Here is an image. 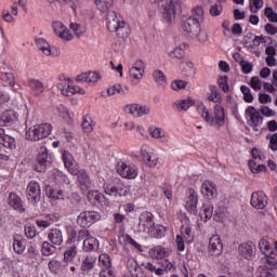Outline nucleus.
Listing matches in <instances>:
<instances>
[{
	"instance_id": "1",
	"label": "nucleus",
	"mask_w": 277,
	"mask_h": 277,
	"mask_svg": "<svg viewBox=\"0 0 277 277\" xmlns=\"http://www.w3.org/2000/svg\"><path fill=\"white\" fill-rule=\"evenodd\" d=\"M95 4L100 12H108L106 15V25L110 34H117L118 38H129V27L118 16L115 11H109L114 8V0H95Z\"/></svg>"
},
{
	"instance_id": "2",
	"label": "nucleus",
	"mask_w": 277,
	"mask_h": 277,
	"mask_svg": "<svg viewBox=\"0 0 277 277\" xmlns=\"http://www.w3.org/2000/svg\"><path fill=\"white\" fill-rule=\"evenodd\" d=\"M51 129H53L51 123L35 124L26 130V140L40 142V140H44V137L51 135Z\"/></svg>"
},
{
	"instance_id": "3",
	"label": "nucleus",
	"mask_w": 277,
	"mask_h": 277,
	"mask_svg": "<svg viewBox=\"0 0 277 277\" xmlns=\"http://www.w3.org/2000/svg\"><path fill=\"white\" fill-rule=\"evenodd\" d=\"M150 3H160L163 9V18L172 25L176 18V8L181 5L180 0H149Z\"/></svg>"
},
{
	"instance_id": "4",
	"label": "nucleus",
	"mask_w": 277,
	"mask_h": 277,
	"mask_svg": "<svg viewBox=\"0 0 277 277\" xmlns=\"http://www.w3.org/2000/svg\"><path fill=\"white\" fill-rule=\"evenodd\" d=\"M104 192L106 196H111L113 198H127V196L131 195V188L123 185L120 181L105 185Z\"/></svg>"
},
{
	"instance_id": "5",
	"label": "nucleus",
	"mask_w": 277,
	"mask_h": 277,
	"mask_svg": "<svg viewBox=\"0 0 277 277\" xmlns=\"http://www.w3.org/2000/svg\"><path fill=\"white\" fill-rule=\"evenodd\" d=\"M51 163H53V158H51L49 149L47 147H40L35 163L36 172H47V168H50Z\"/></svg>"
},
{
	"instance_id": "6",
	"label": "nucleus",
	"mask_w": 277,
	"mask_h": 277,
	"mask_svg": "<svg viewBox=\"0 0 277 277\" xmlns=\"http://www.w3.org/2000/svg\"><path fill=\"white\" fill-rule=\"evenodd\" d=\"M101 220V213L96 211H84L81 212L77 217V223L82 226V228H88L92 224H96Z\"/></svg>"
},
{
	"instance_id": "7",
	"label": "nucleus",
	"mask_w": 277,
	"mask_h": 277,
	"mask_svg": "<svg viewBox=\"0 0 277 277\" xmlns=\"http://www.w3.org/2000/svg\"><path fill=\"white\" fill-rule=\"evenodd\" d=\"M182 29L189 36H198L200 34V19L196 16H188L182 21Z\"/></svg>"
},
{
	"instance_id": "8",
	"label": "nucleus",
	"mask_w": 277,
	"mask_h": 277,
	"mask_svg": "<svg viewBox=\"0 0 277 277\" xmlns=\"http://www.w3.org/2000/svg\"><path fill=\"white\" fill-rule=\"evenodd\" d=\"M26 197L31 205H37V202H40V199L42 198V190L40 189V184L38 182H29L26 189Z\"/></svg>"
},
{
	"instance_id": "9",
	"label": "nucleus",
	"mask_w": 277,
	"mask_h": 277,
	"mask_svg": "<svg viewBox=\"0 0 277 277\" xmlns=\"http://www.w3.org/2000/svg\"><path fill=\"white\" fill-rule=\"evenodd\" d=\"M246 114L249 116V127H251L253 131L258 132L259 127L263 124V117L261 116V113H259L254 106H249L246 109Z\"/></svg>"
},
{
	"instance_id": "10",
	"label": "nucleus",
	"mask_w": 277,
	"mask_h": 277,
	"mask_svg": "<svg viewBox=\"0 0 277 277\" xmlns=\"http://www.w3.org/2000/svg\"><path fill=\"white\" fill-rule=\"evenodd\" d=\"M116 170L122 179H135L137 176V167L135 164L119 162Z\"/></svg>"
},
{
	"instance_id": "11",
	"label": "nucleus",
	"mask_w": 277,
	"mask_h": 277,
	"mask_svg": "<svg viewBox=\"0 0 277 277\" xmlns=\"http://www.w3.org/2000/svg\"><path fill=\"white\" fill-rule=\"evenodd\" d=\"M208 250L212 256H220L222 254V250H224V245H222V239L220 238V236L214 235L210 238Z\"/></svg>"
},
{
	"instance_id": "12",
	"label": "nucleus",
	"mask_w": 277,
	"mask_h": 277,
	"mask_svg": "<svg viewBox=\"0 0 277 277\" xmlns=\"http://www.w3.org/2000/svg\"><path fill=\"white\" fill-rule=\"evenodd\" d=\"M126 113L135 116V118H142V116H148L150 114V108L140 104H130L126 106Z\"/></svg>"
},
{
	"instance_id": "13",
	"label": "nucleus",
	"mask_w": 277,
	"mask_h": 277,
	"mask_svg": "<svg viewBox=\"0 0 277 277\" xmlns=\"http://www.w3.org/2000/svg\"><path fill=\"white\" fill-rule=\"evenodd\" d=\"M251 207L253 209H264L267 207V195L263 192H256L251 195Z\"/></svg>"
},
{
	"instance_id": "14",
	"label": "nucleus",
	"mask_w": 277,
	"mask_h": 277,
	"mask_svg": "<svg viewBox=\"0 0 277 277\" xmlns=\"http://www.w3.org/2000/svg\"><path fill=\"white\" fill-rule=\"evenodd\" d=\"M16 111L13 109L4 110L0 115V127H12L13 122H16Z\"/></svg>"
},
{
	"instance_id": "15",
	"label": "nucleus",
	"mask_w": 277,
	"mask_h": 277,
	"mask_svg": "<svg viewBox=\"0 0 277 277\" xmlns=\"http://www.w3.org/2000/svg\"><path fill=\"white\" fill-rule=\"evenodd\" d=\"M196 207H198V195L196 194V190L189 189L185 209L189 211V213L196 215Z\"/></svg>"
},
{
	"instance_id": "16",
	"label": "nucleus",
	"mask_w": 277,
	"mask_h": 277,
	"mask_svg": "<svg viewBox=\"0 0 277 277\" xmlns=\"http://www.w3.org/2000/svg\"><path fill=\"white\" fill-rule=\"evenodd\" d=\"M154 224L155 221H153V214L150 212H145L141 214L138 226L144 233H146V230H150Z\"/></svg>"
},
{
	"instance_id": "17",
	"label": "nucleus",
	"mask_w": 277,
	"mask_h": 277,
	"mask_svg": "<svg viewBox=\"0 0 277 277\" xmlns=\"http://www.w3.org/2000/svg\"><path fill=\"white\" fill-rule=\"evenodd\" d=\"M238 252L245 259H252V255L256 252V246L252 241L245 242L238 247Z\"/></svg>"
},
{
	"instance_id": "18",
	"label": "nucleus",
	"mask_w": 277,
	"mask_h": 277,
	"mask_svg": "<svg viewBox=\"0 0 277 277\" xmlns=\"http://www.w3.org/2000/svg\"><path fill=\"white\" fill-rule=\"evenodd\" d=\"M63 161L68 172H70L71 174H79V169L77 168V163H75V160L72 159V155L70 153H63Z\"/></svg>"
},
{
	"instance_id": "19",
	"label": "nucleus",
	"mask_w": 277,
	"mask_h": 277,
	"mask_svg": "<svg viewBox=\"0 0 277 277\" xmlns=\"http://www.w3.org/2000/svg\"><path fill=\"white\" fill-rule=\"evenodd\" d=\"M201 194L206 196L209 200L217 197V188L211 182H205L201 186Z\"/></svg>"
},
{
	"instance_id": "20",
	"label": "nucleus",
	"mask_w": 277,
	"mask_h": 277,
	"mask_svg": "<svg viewBox=\"0 0 277 277\" xmlns=\"http://www.w3.org/2000/svg\"><path fill=\"white\" fill-rule=\"evenodd\" d=\"M128 272L132 277H142V268L137 264V260L134 258L128 259L127 262Z\"/></svg>"
},
{
	"instance_id": "21",
	"label": "nucleus",
	"mask_w": 277,
	"mask_h": 277,
	"mask_svg": "<svg viewBox=\"0 0 277 277\" xmlns=\"http://www.w3.org/2000/svg\"><path fill=\"white\" fill-rule=\"evenodd\" d=\"M9 205L13 209H15V211H19V213L25 212V208L23 207V199H21V197H18V195H16L15 193L10 194Z\"/></svg>"
},
{
	"instance_id": "22",
	"label": "nucleus",
	"mask_w": 277,
	"mask_h": 277,
	"mask_svg": "<svg viewBox=\"0 0 277 277\" xmlns=\"http://www.w3.org/2000/svg\"><path fill=\"white\" fill-rule=\"evenodd\" d=\"M48 237L53 246H62V243L64 242V236L62 235V230L57 228L51 229Z\"/></svg>"
},
{
	"instance_id": "23",
	"label": "nucleus",
	"mask_w": 277,
	"mask_h": 277,
	"mask_svg": "<svg viewBox=\"0 0 277 277\" xmlns=\"http://www.w3.org/2000/svg\"><path fill=\"white\" fill-rule=\"evenodd\" d=\"M187 43H179L172 51L169 52V57L173 60H183L185 55V49H187Z\"/></svg>"
},
{
	"instance_id": "24",
	"label": "nucleus",
	"mask_w": 277,
	"mask_h": 277,
	"mask_svg": "<svg viewBox=\"0 0 277 277\" xmlns=\"http://www.w3.org/2000/svg\"><path fill=\"white\" fill-rule=\"evenodd\" d=\"M45 195L51 200H64V192L60 189H54V187L51 185L45 186Z\"/></svg>"
},
{
	"instance_id": "25",
	"label": "nucleus",
	"mask_w": 277,
	"mask_h": 277,
	"mask_svg": "<svg viewBox=\"0 0 277 277\" xmlns=\"http://www.w3.org/2000/svg\"><path fill=\"white\" fill-rule=\"evenodd\" d=\"M149 237L154 239H161V237L166 236V227L163 225H153L148 230Z\"/></svg>"
},
{
	"instance_id": "26",
	"label": "nucleus",
	"mask_w": 277,
	"mask_h": 277,
	"mask_svg": "<svg viewBox=\"0 0 277 277\" xmlns=\"http://www.w3.org/2000/svg\"><path fill=\"white\" fill-rule=\"evenodd\" d=\"M214 116H215V123L217 124V127H224V122L226 120V114L224 113V107L220 105H215Z\"/></svg>"
},
{
	"instance_id": "27",
	"label": "nucleus",
	"mask_w": 277,
	"mask_h": 277,
	"mask_svg": "<svg viewBox=\"0 0 277 277\" xmlns=\"http://www.w3.org/2000/svg\"><path fill=\"white\" fill-rule=\"evenodd\" d=\"M83 250L84 252H94L98 250V240L94 237H88L83 240Z\"/></svg>"
},
{
	"instance_id": "28",
	"label": "nucleus",
	"mask_w": 277,
	"mask_h": 277,
	"mask_svg": "<svg viewBox=\"0 0 277 277\" xmlns=\"http://www.w3.org/2000/svg\"><path fill=\"white\" fill-rule=\"evenodd\" d=\"M197 110L200 114L201 118H203V120L209 124H213L215 122V118L211 116L209 109L203 104L198 105Z\"/></svg>"
},
{
	"instance_id": "29",
	"label": "nucleus",
	"mask_w": 277,
	"mask_h": 277,
	"mask_svg": "<svg viewBox=\"0 0 277 277\" xmlns=\"http://www.w3.org/2000/svg\"><path fill=\"white\" fill-rule=\"evenodd\" d=\"M140 64H142V62L135 63V65L129 70L130 77H132V79H135L136 81L142 80V78L144 77V69L142 68V66H140Z\"/></svg>"
},
{
	"instance_id": "30",
	"label": "nucleus",
	"mask_w": 277,
	"mask_h": 277,
	"mask_svg": "<svg viewBox=\"0 0 277 277\" xmlns=\"http://www.w3.org/2000/svg\"><path fill=\"white\" fill-rule=\"evenodd\" d=\"M14 241H13V249L16 254H23L25 252V241H23V236L16 234L13 236Z\"/></svg>"
},
{
	"instance_id": "31",
	"label": "nucleus",
	"mask_w": 277,
	"mask_h": 277,
	"mask_svg": "<svg viewBox=\"0 0 277 277\" xmlns=\"http://www.w3.org/2000/svg\"><path fill=\"white\" fill-rule=\"evenodd\" d=\"M0 144L9 150H14L16 148V140L8 134H4L3 137H0Z\"/></svg>"
},
{
	"instance_id": "32",
	"label": "nucleus",
	"mask_w": 277,
	"mask_h": 277,
	"mask_svg": "<svg viewBox=\"0 0 277 277\" xmlns=\"http://www.w3.org/2000/svg\"><path fill=\"white\" fill-rule=\"evenodd\" d=\"M81 127L84 133H92L94 131V120L92 117L88 115L83 116Z\"/></svg>"
},
{
	"instance_id": "33",
	"label": "nucleus",
	"mask_w": 277,
	"mask_h": 277,
	"mask_svg": "<svg viewBox=\"0 0 277 277\" xmlns=\"http://www.w3.org/2000/svg\"><path fill=\"white\" fill-rule=\"evenodd\" d=\"M74 176H78V182L80 183V185H83L85 189H90L91 181L90 176L88 175V173H85V171L78 170V173L74 174Z\"/></svg>"
},
{
	"instance_id": "34",
	"label": "nucleus",
	"mask_w": 277,
	"mask_h": 277,
	"mask_svg": "<svg viewBox=\"0 0 277 277\" xmlns=\"http://www.w3.org/2000/svg\"><path fill=\"white\" fill-rule=\"evenodd\" d=\"M57 88L61 90L62 94H64V96H72L75 94H77V88L70 85V84H66L64 82L58 83Z\"/></svg>"
},
{
	"instance_id": "35",
	"label": "nucleus",
	"mask_w": 277,
	"mask_h": 277,
	"mask_svg": "<svg viewBox=\"0 0 277 277\" xmlns=\"http://www.w3.org/2000/svg\"><path fill=\"white\" fill-rule=\"evenodd\" d=\"M104 198H105V196L98 192L91 190L88 194L89 202H91L94 206L101 205V202H103Z\"/></svg>"
},
{
	"instance_id": "36",
	"label": "nucleus",
	"mask_w": 277,
	"mask_h": 277,
	"mask_svg": "<svg viewBox=\"0 0 277 277\" xmlns=\"http://www.w3.org/2000/svg\"><path fill=\"white\" fill-rule=\"evenodd\" d=\"M95 263L96 256L87 255L81 265L82 272H90V269H94Z\"/></svg>"
},
{
	"instance_id": "37",
	"label": "nucleus",
	"mask_w": 277,
	"mask_h": 277,
	"mask_svg": "<svg viewBox=\"0 0 277 277\" xmlns=\"http://www.w3.org/2000/svg\"><path fill=\"white\" fill-rule=\"evenodd\" d=\"M176 107H180L182 111H187L189 107H194L196 105V101H194L192 97H187L186 100H180L175 102Z\"/></svg>"
},
{
	"instance_id": "38",
	"label": "nucleus",
	"mask_w": 277,
	"mask_h": 277,
	"mask_svg": "<svg viewBox=\"0 0 277 277\" xmlns=\"http://www.w3.org/2000/svg\"><path fill=\"white\" fill-rule=\"evenodd\" d=\"M31 90L35 92V96H40L44 92V84L40 80L32 79L29 81Z\"/></svg>"
},
{
	"instance_id": "39",
	"label": "nucleus",
	"mask_w": 277,
	"mask_h": 277,
	"mask_svg": "<svg viewBox=\"0 0 277 277\" xmlns=\"http://www.w3.org/2000/svg\"><path fill=\"white\" fill-rule=\"evenodd\" d=\"M141 155L143 157V161L149 166V168H155V166H157V157L149 155L148 151L144 149L141 150Z\"/></svg>"
},
{
	"instance_id": "40",
	"label": "nucleus",
	"mask_w": 277,
	"mask_h": 277,
	"mask_svg": "<svg viewBox=\"0 0 277 277\" xmlns=\"http://www.w3.org/2000/svg\"><path fill=\"white\" fill-rule=\"evenodd\" d=\"M153 77L156 83L160 85V88H166V85H168V80L166 79V75H163V71L155 70Z\"/></svg>"
},
{
	"instance_id": "41",
	"label": "nucleus",
	"mask_w": 277,
	"mask_h": 277,
	"mask_svg": "<svg viewBox=\"0 0 277 277\" xmlns=\"http://www.w3.org/2000/svg\"><path fill=\"white\" fill-rule=\"evenodd\" d=\"M39 51H42L44 55H51V45L42 38L36 40Z\"/></svg>"
},
{
	"instance_id": "42",
	"label": "nucleus",
	"mask_w": 277,
	"mask_h": 277,
	"mask_svg": "<svg viewBox=\"0 0 277 277\" xmlns=\"http://www.w3.org/2000/svg\"><path fill=\"white\" fill-rule=\"evenodd\" d=\"M56 250L57 248H55V246L51 245L49 241L42 242L41 252L43 256H51V254H55Z\"/></svg>"
},
{
	"instance_id": "43",
	"label": "nucleus",
	"mask_w": 277,
	"mask_h": 277,
	"mask_svg": "<svg viewBox=\"0 0 277 277\" xmlns=\"http://www.w3.org/2000/svg\"><path fill=\"white\" fill-rule=\"evenodd\" d=\"M258 277H276V272L265 266H260L256 271Z\"/></svg>"
},
{
	"instance_id": "44",
	"label": "nucleus",
	"mask_w": 277,
	"mask_h": 277,
	"mask_svg": "<svg viewBox=\"0 0 277 277\" xmlns=\"http://www.w3.org/2000/svg\"><path fill=\"white\" fill-rule=\"evenodd\" d=\"M77 256V247H70L64 252V263H72V259Z\"/></svg>"
},
{
	"instance_id": "45",
	"label": "nucleus",
	"mask_w": 277,
	"mask_h": 277,
	"mask_svg": "<svg viewBox=\"0 0 277 277\" xmlns=\"http://www.w3.org/2000/svg\"><path fill=\"white\" fill-rule=\"evenodd\" d=\"M69 27L77 36V38H81V36L85 34V27L81 26L78 23H70Z\"/></svg>"
},
{
	"instance_id": "46",
	"label": "nucleus",
	"mask_w": 277,
	"mask_h": 277,
	"mask_svg": "<svg viewBox=\"0 0 277 277\" xmlns=\"http://www.w3.org/2000/svg\"><path fill=\"white\" fill-rule=\"evenodd\" d=\"M240 92L243 94V101L246 103H252L254 101V96L252 95V92L250 89L246 85L240 87Z\"/></svg>"
},
{
	"instance_id": "47",
	"label": "nucleus",
	"mask_w": 277,
	"mask_h": 277,
	"mask_svg": "<svg viewBox=\"0 0 277 277\" xmlns=\"http://www.w3.org/2000/svg\"><path fill=\"white\" fill-rule=\"evenodd\" d=\"M264 16L268 18L269 23H277V13L274 12V9H272V6H267L264 10Z\"/></svg>"
},
{
	"instance_id": "48",
	"label": "nucleus",
	"mask_w": 277,
	"mask_h": 277,
	"mask_svg": "<svg viewBox=\"0 0 277 277\" xmlns=\"http://www.w3.org/2000/svg\"><path fill=\"white\" fill-rule=\"evenodd\" d=\"M265 266L267 269H271L272 272H275V269H277V261L276 258L272 256V255H266V260H265Z\"/></svg>"
},
{
	"instance_id": "49",
	"label": "nucleus",
	"mask_w": 277,
	"mask_h": 277,
	"mask_svg": "<svg viewBox=\"0 0 277 277\" xmlns=\"http://www.w3.org/2000/svg\"><path fill=\"white\" fill-rule=\"evenodd\" d=\"M98 261L105 267V269H109V267H111V260L109 259V255H107V253H102L98 256Z\"/></svg>"
},
{
	"instance_id": "50",
	"label": "nucleus",
	"mask_w": 277,
	"mask_h": 277,
	"mask_svg": "<svg viewBox=\"0 0 277 277\" xmlns=\"http://www.w3.org/2000/svg\"><path fill=\"white\" fill-rule=\"evenodd\" d=\"M2 81H4L6 85H16V81L14 80V74L12 72L3 74Z\"/></svg>"
},
{
	"instance_id": "51",
	"label": "nucleus",
	"mask_w": 277,
	"mask_h": 277,
	"mask_svg": "<svg viewBox=\"0 0 277 277\" xmlns=\"http://www.w3.org/2000/svg\"><path fill=\"white\" fill-rule=\"evenodd\" d=\"M203 213H201V219L208 222V220H211L213 217V207H203L202 210Z\"/></svg>"
},
{
	"instance_id": "52",
	"label": "nucleus",
	"mask_w": 277,
	"mask_h": 277,
	"mask_svg": "<svg viewBox=\"0 0 277 277\" xmlns=\"http://www.w3.org/2000/svg\"><path fill=\"white\" fill-rule=\"evenodd\" d=\"M222 10H224L222 4H213L211 5L209 12L211 16H220V14H222Z\"/></svg>"
},
{
	"instance_id": "53",
	"label": "nucleus",
	"mask_w": 277,
	"mask_h": 277,
	"mask_svg": "<svg viewBox=\"0 0 277 277\" xmlns=\"http://www.w3.org/2000/svg\"><path fill=\"white\" fill-rule=\"evenodd\" d=\"M262 81L261 78L254 76L251 78L250 85L253 90L259 91L262 88Z\"/></svg>"
},
{
	"instance_id": "54",
	"label": "nucleus",
	"mask_w": 277,
	"mask_h": 277,
	"mask_svg": "<svg viewBox=\"0 0 277 277\" xmlns=\"http://www.w3.org/2000/svg\"><path fill=\"white\" fill-rule=\"evenodd\" d=\"M259 248L262 254H265V256H267V252H269V242L265 239H261L259 242Z\"/></svg>"
},
{
	"instance_id": "55",
	"label": "nucleus",
	"mask_w": 277,
	"mask_h": 277,
	"mask_svg": "<svg viewBox=\"0 0 277 277\" xmlns=\"http://www.w3.org/2000/svg\"><path fill=\"white\" fill-rule=\"evenodd\" d=\"M149 133L151 137H155V140H161L163 137L164 133L160 128H150Z\"/></svg>"
},
{
	"instance_id": "56",
	"label": "nucleus",
	"mask_w": 277,
	"mask_h": 277,
	"mask_svg": "<svg viewBox=\"0 0 277 277\" xmlns=\"http://www.w3.org/2000/svg\"><path fill=\"white\" fill-rule=\"evenodd\" d=\"M240 66L243 75H250V72H252V63H249L248 61L240 62Z\"/></svg>"
},
{
	"instance_id": "57",
	"label": "nucleus",
	"mask_w": 277,
	"mask_h": 277,
	"mask_svg": "<svg viewBox=\"0 0 277 277\" xmlns=\"http://www.w3.org/2000/svg\"><path fill=\"white\" fill-rule=\"evenodd\" d=\"M116 92H118V94H124V90H122V85L116 84L107 90V94H109V96H114Z\"/></svg>"
},
{
	"instance_id": "58",
	"label": "nucleus",
	"mask_w": 277,
	"mask_h": 277,
	"mask_svg": "<svg viewBox=\"0 0 277 277\" xmlns=\"http://www.w3.org/2000/svg\"><path fill=\"white\" fill-rule=\"evenodd\" d=\"M37 230L35 226H25V235L27 237V239H34V237H36L37 235Z\"/></svg>"
},
{
	"instance_id": "59",
	"label": "nucleus",
	"mask_w": 277,
	"mask_h": 277,
	"mask_svg": "<svg viewBox=\"0 0 277 277\" xmlns=\"http://www.w3.org/2000/svg\"><path fill=\"white\" fill-rule=\"evenodd\" d=\"M187 85V82L185 80H174L171 83L172 90H183Z\"/></svg>"
},
{
	"instance_id": "60",
	"label": "nucleus",
	"mask_w": 277,
	"mask_h": 277,
	"mask_svg": "<svg viewBox=\"0 0 277 277\" xmlns=\"http://www.w3.org/2000/svg\"><path fill=\"white\" fill-rule=\"evenodd\" d=\"M101 79V76L96 71H89L88 72V78H87V83H96Z\"/></svg>"
},
{
	"instance_id": "61",
	"label": "nucleus",
	"mask_w": 277,
	"mask_h": 277,
	"mask_svg": "<svg viewBox=\"0 0 277 277\" xmlns=\"http://www.w3.org/2000/svg\"><path fill=\"white\" fill-rule=\"evenodd\" d=\"M53 29L56 36H60L63 31H66V26L62 24V22H54L53 23Z\"/></svg>"
},
{
	"instance_id": "62",
	"label": "nucleus",
	"mask_w": 277,
	"mask_h": 277,
	"mask_svg": "<svg viewBox=\"0 0 277 277\" xmlns=\"http://www.w3.org/2000/svg\"><path fill=\"white\" fill-rule=\"evenodd\" d=\"M209 101H212V103H221L222 102V97L220 96V93H217V91H215V89L211 90V94L210 96H208Z\"/></svg>"
},
{
	"instance_id": "63",
	"label": "nucleus",
	"mask_w": 277,
	"mask_h": 277,
	"mask_svg": "<svg viewBox=\"0 0 277 277\" xmlns=\"http://www.w3.org/2000/svg\"><path fill=\"white\" fill-rule=\"evenodd\" d=\"M219 87L221 90H223V92H228V77L220 78Z\"/></svg>"
},
{
	"instance_id": "64",
	"label": "nucleus",
	"mask_w": 277,
	"mask_h": 277,
	"mask_svg": "<svg viewBox=\"0 0 277 277\" xmlns=\"http://www.w3.org/2000/svg\"><path fill=\"white\" fill-rule=\"evenodd\" d=\"M269 148H271V150H274V151L277 150V133H275V134H273V136H271Z\"/></svg>"
}]
</instances>
